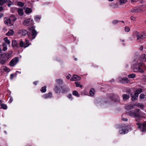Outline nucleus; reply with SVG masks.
<instances>
[{
    "label": "nucleus",
    "mask_w": 146,
    "mask_h": 146,
    "mask_svg": "<svg viewBox=\"0 0 146 146\" xmlns=\"http://www.w3.org/2000/svg\"><path fill=\"white\" fill-rule=\"evenodd\" d=\"M19 44V46L16 40H13L12 41V45L14 48H18L20 46L21 47L26 48L30 45L31 44L29 43V41L28 40H26L24 42L22 40H21Z\"/></svg>",
    "instance_id": "1"
},
{
    "label": "nucleus",
    "mask_w": 146,
    "mask_h": 146,
    "mask_svg": "<svg viewBox=\"0 0 146 146\" xmlns=\"http://www.w3.org/2000/svg\"><path fill=\"white\" fill-rule=\"evenodd\" d=\"M13 54V52L10 51L6 53H4L3 54H0V64L2 65H4L8 60L11 57Z\"/></svg>",
    "instance_id": "2"
},
{
    "label": "nucleus",
    "mask_w": 146,
    "mask_h": 146,
    "mask_svg": "<svg viewBox=\"0 0 146 146\" xmlns=\"http://www.w3.org/2000/svg\"><path fill=\"white\" fill-rule=\"evenodd\" d=\"M140 110L137 109L135 111H131L129 112L128 114L131 117L135 118H139L142 116V113L140 112Z\"/></svg>",
    "instance_id": "3"
},
{
    "label": "nucleus",
    "mask_w": 146,
    "mask_h": 146,
    "mask_svg": "<svg viewBox=\"0 0 146 146\" xmlns=\"http://www.w3.org/2000/svg\"><path fill=\"white\" fill-rule=\"evenodd\" d=\"M136 34L137 37V40L138 42L142 41L146 38V34L143 33H139L137 32Z\"/></svg>",
    "instance_id": "4"
},
{
    "label": "nucleus",
    "mask_w": 146,
    "mask_h": 146,
    "mask_svg": "<svg viewBox=\"0 0 146 146\" xmlns=\"http://www.w3.org/2000/svg\"><path fill=\"white\" fill-rule=\"evenodd\" d=\"M137 125L138 126V128L140 129L142 132H146V121L143 123H137Z\"/></svg>",
    "instance_id": "5"
},
{
    "label": "nucleus",
    "mask_w": 146,
    "mask_h": 146,
    "mask_svg": "<svg viewBox=\"0 0 146 146\" xmlns=\"http://www.w3.org/2000/svg\"><path fill=\"white\" fill-rule=\"evenodd\" d=\"M33 23V20L31 18H25L23 22V25L26 26L31 25Z\"/></svg>",
    "instance_id": "6"
},
{
    "label": "nucleus",
    "mask_w": 146,
    "mask_h": 146,
    "mask_svg": "<svg viewBox=\"0 0 146 146\" xmlns=\"http://www.w3.org/2000/svg\"><path fill=\"white\" fill-rule=\"evenodd\" d=\"M131 127L130 125H127L124 126L122 129L119 131V133L120 134L127 133L128 132V129H130Z\"/></svg>",
    "instance_id": "7"
},
{
    "label": "nucleus",
    "mask_w": 146,
    "mask_h": 146,
    "mask_svg": "<svg viewBox=\"0 0 146 146\" xmlns=\"http://www.w3.org/2000/svg\"><path fill=\"white\" fill-rule=\"evenodd\" d=\"M19 61V58L18 57H15L11 60L9 62V65L11 66H15Z\"/></svg>",
    "instance_id": "8"
},
{
    "label": "nucleus",
    "mask_w": 146,
    "mask_h": 146,
    "mask_svg": "<svg viewBox=\"0 0 146 146\" xmlns=\"http://www.w3.org/2000/svg\"><path fill=\"white\" fill-rule=\"evenodd\" d=\"M61 92L62 93H65L68 92L69 90V88L66 85H64L61 88Z\"/></svg>",
    "instance_id": "9"
},
{
    "label": "nucleus",
    "mask_w": 146,
    "mask_h": 146,
    "mask_svg": "<svg viewBox=\"0 0 146 146\" xmlns=\"http://www.w3.org/2000/svg\"><path fill=\"white\" fill-rule=\"evenodd\" d=\"M29 30H32V37L31 39L33 40V39H34L35 38L36 35L37 34V32L35 29H33L32 28H29Z\"/></svg>",
    "instance_id": "10"
},
{
    "label": "nucleus",
    "mask_w": 146,
    "mask_h": 146,
    "mask_svg": "<svg viewBox=\"0 0 146 146\" xmlns=\"http://www.w3.org/2000/svg\"><path fill=\"white\" fill-rule=\"evenodd\" d=\"M110 98L112 100L114 101L115 102H119V97L117 95L113 94L112 96L110 97Z\"/></svg>",
    "instance_id": "11"
},
{
    "label": "nucleus",
    "mask_w": 146,
    "mask_h": 146,
    "mask_svg": "<svg viewBox=\"0 0 146 146\" xmlns=\"http://www.w3.org/2000/svg\"><path fill=\"white\" fill-rule=\"evenodd\" d=\"M128 79V78L126 77L123 78H119V81L120 83L123 84L128 83L129 81Z\"/></svg>",
    "instance_id": "12"
},
{
    "label": "nucleus",
    "mask_w": 146,
    "mask_h": 146,
    "mask_svg": "<svg viewBox=\"0 0 146 146\" xmlns=\"http://www.w3.org/2000/svg\"><path fill=\"white\" fill-rule=\"evenodd\" d=\"M133 71L135 72H139L141 73H143L144 72L143 70L139 66L133 68Z\"/></svg>",
    "instance_id": "13"
},
{
    "label": "nucleus",
    "mask_w": 146,
    "mask_h": 146,
    "mask_svg": "<svg viewBox=\"0 0 146 146\" xmlns=\"http://www.w3.org/2000/svg\"><path fill=\"white\" fill-rule=\"evenodd\" d=\"M54 90L56 94L60 93L61 92V90L60 87L56 85L55 86Z\"/></svg>",
    "instance_id": "14"
},
{
    "label": "nucleus",
    "mask_w": 146,
    "mask_h": 146,
    "mask_svg": "<svg viewBox=\"0 0 146 146\" xmlns=\"http://www.w3.org/2000/svg\"><path fill=\"white\" fill-rule=\"evenodd\" d=\"M139 59L141 61L146 62V55L145 54L141 55L139 58Z\"/></svg>",
    "instance_id": "15"
},
{
    "label": "nucleus",
    "mask_w": 146,
    "mask_h": 146,
    "mask_svg": "<svg viewBox=\"0 0 146 146\" xmlns=\"http://www.w3.org/2000/svg\"><path fill=\"white\" fill-rule=\"evenodd\" d=\"M52 96V93L51 92H49L48 94H45L43 95V97L45 99L50 98Z\"/></svg>",
    "instance_id": "16"
},
{
    "label": "nucleus",
    "mask_w": 146,
    "mask_h": 146,
    "mask_svg": "<svg viewBox=\"0 0 146 146\" xmlns=\"http://www.w3.org/2000/svg\"><path fill=\"white\" fill-rule=\"evenodd\" d=\"M81 79V78L76 75H74L73 77L71 78L70 79V80L71 81H76V80H80Z\"/></svg>",
    "instance_id": "17"
},
{
    "label": "nucleus",
    "mask_w": 146,
    "mask_h": 146,
    "mask_svg": "<svg viewBox=\"0 0 146 146\" xmlns=\"http://www.w3.org/2000/svg\"><path fill=\"white\" fill-rule=\"evenodd\" d=\"M142 11V10L140 8L136 9L135 8L131 10V12L132 13H137L141 12Z\"/></svg>",
    "instance_id": "18"
},
{
    "label": "nucleus",
    "mask_w": 146,
    "mask_h": 146,
    "mask_svg": "<svg viewBox=\"0 0 146 146\" xmlns=\"http://www.w3.org/2000/svg\"><path fill=\"white\" fill-rule=\"evenodd\" d=\"M28 31L26 30L22 29L19 31V33L21 34L23 36H25L28 34Z\"/></svg>",
    "instance_id": "19"
},
{
    "label": "nucleus",
    "mask_w": 146,
    "mask_h": 146,
    "mask_svg": "<svg viewBox=\"0 0 146 146\" xmlns=\"http://www.w3.org/2000/svg\"><path fill=\"white\" fill-rule=\"evenodd\" d=\"M4 22L5 24L8 25L9 24H11V21L10 18H5L4 19Z\"/></svg>",
    "instance_id": "20"
},
{
    "label": "nucleus",
    "mask_w": 146,
    "mask_h": 146,
    "mask_svg": "<svg viewBox=\"0 0 146 146\" xmlns=\"http://www.w3.org/2000/svg\"><path fill=\"white\" fill-rule=\"evenodd\" d=\"M14 33V32L13 30L12 29H10L8 33H6V35L7 36H9L13 35Z\"/></svg>",
    "instance_id": "21"
},
{
    "label": "nucleus",
    "mask_w": 146,
    "mask_h": 146,
    "mask_svg": "<svg viewBox=\"0 0 146 146\" xmlns=\"http://www.w3.org/2000/svg\"><path fill=\"white\" fill-rule=\"evenodd\" d=\"M142 92V89L141 88H139L136 90L135 94L137 95L136 97H138L139 94Z\"/></svg>",
    "instance_id": "22"
},
{
    "label": "nucleus",
    "mask_w": 146,
    "mask_h": 146,
    "mask_svg": "<svg viewBox=\"0 0 146 146\" xmlns=\"http://www.w3.org/2000/svg\"><path fill=\"white\" fill-rule=\"evenodd\" d=\"M9 1V0H0V6H3L4 4L7 3Z\"/></svg>",
    "instance_id": "23"
},
{
    "label": "nucleus",
    "mask_w": 146,
    "mask_h": 146,
    "mask_svg": "<svg viewBox=\"0 0 146 146\" xmlns=\"http://www.w3.org/2000/svg\"><path fill=\"white\" fill-rule=\"evenodd\" d=\"M11 20L13 22H15L17 19L16 17L13 15H11L10 16Z\"/></svg>",
    "instance_id": "24"
},
{
    "label": "nucleus",
    "mask_w": 146,
    "mask_h": 146,
    "mask_svg": "<svg viewBox=\"0 0 146 146\" xmlns=\"http://www.w3.org/2000/svg\"><path fill=\"white\" fill-rule=\"evenodd\" d=\"M123 99L124 100H125L128 99L129 98V96L127 94H123L122 95Z\"/></svg>",
    "instance_id": "25"
},
{
    "label": "nucleus",
    "mask_w": 146,
    "mask_h": 146,
    "mask_svg": "<svg viewBox=\"0 0 146 146\" xmlns=\"http://www.w3.org/2000/svg\"><path fill=\"white\" fill-rule=\"evenodd\" d=\"M18 14L20 16H22L23 15V10L21 9H18L17 10Z\"/></svg>",
    "instance_id": "26"
},
{
    "label": "nucleus",
    "mask_w": 146,
    "mask_h": 146,
    "mask_svg": "<svg viewBox=\"0 0 146 146\" xmlns=\"http://www.w3.org/2000/svg\"><path fill=\"white\" fill-rule=\"evenodd\" d=\"M25 12L27 14L31 13L32 11L31 9L28 7L25 8Z\"/></svg>",
    "instance_id": "27"
},
{
    "label": "nucleus",
    "mask_w": 146,
    "mask_h": 146,
    "mask_svg": "<svg viewBox=\"0 0 146 146\" xmlns=\"http://www.w3.org/2000/svg\"><path fill=\"white\" fill-rule=\"evenodd\" d=\"M95 92V91L94 89L92 88V89H91L90 91V95L92 96H93L94 95Z\"/></svg>",
    "instance_id": "28"
},
{
    "label": "nucleus",
    "mask_w": 146,
    "mask_h": 146,
    "mask_svg": "<svg viewBox=\"0 0 146 146\" xmlns=\"http://www.w3.org/2000/svg\"><path fill=\"white\" fill-rule=\"evenodd\" d=\"M1 108L2 109L4 110H6L7 108V106L6 105L4 104H1Z\"/></svg>",
    "instance_id": "29"
},
{
    "label": "nucleus",
    "mask_w": 146,
    "mask_h": 146,
    "mask_svg": "<svg viewBox=\"0 0 146 146\" xmlns=\"http://www.w3.org/2000/svg\"><path fill=\"white\" fill-rule=\"evenodd\" d=\"M137 95L135 94L134 93L133 95L132 96V100L133 101H135L138 98V97H136Z\"/></svg>",
    "instance_id": "30"
},
{
    "label": "nucleus",
    "mask_w": 146,
    "mask_h": 146,
    "mask_svg": "<svg viewBox=\"0 0 146 146\" xmlns=\"http://www.w3.org/2000/svg\"><path fill=\"white\" fill-rule=\"evenodd\" d=\"M40 91L42 93L45 92L46 91V86H45L42 87L40 89Z\"/></svg>",
    "instance_id": "31"
},
{
    "label": "nucleus",
    "mask_w": 146,
    "mask_h": 146,
    "mask_svg": "<svg viewBox=\"0 0 146 146\" xmlns=\"http://www.w3.org/2000/svg\"><path fill=\"white\" fill-rule=\"evenodd\" d=\"M72 94L73 95L76 96L78 97H79L80 96V95L78 94V92L75 90L73 92Z\"/></svg>",
    "instance_id": "32"
},
{
    "label": "nucleus",
    "mask_w": 146,
    "mask_h": 146,
    "mask_svg": "<svg viewBox=\"0 0 146 146\" xmlns=\"http://www.w3.org/2000/svg\"><path fill=\"white\" fill-rule=\"evenodd\" d=\"M134 105H133V104H130L129 105H128L127 106V109H129L130 110H131L134 108Z\"/></svg>",
    "instance_id": "33"
},
{
    "label": "nucleus",
    "mask_w": 146,
    "mask_h": 146,
    "mask_svg": "<svg viewBox=\"0 0 146 146\" xmlns=\"http://www.w3.org/2000/svg\"><path fill=\"white\" fill-rule=\"evenodd\" d=\"M76 85V86L77 87H80V88H82V85L80 84V82H75V83Z\"/></svg>",
    "instance_id": "34"
},
{
    "label": "nucleus",
    "mask_w": 146,
    "mask_h": 146,
    "mask_svg": "<svg viewBox=\"0 0 146 146\" xmlns=\"http://www.w3.org/2000/svg\"><path fill=\"white\" fill-rule=\"evenodd\" d=\"M135 74H129L128 75V77L130 78H133L135 77Z\"/></svg>",
    "instance_id": "35"
},
{
    "label": "nucleus",
    "mask_w": 146,
    "mask_h": 146,
    "mask_svg": "<svg viewBox=\"0 0 146 146\" xmlns=\"http://www.w3.org/2000/svg\"><path fill=\"white\" fill-rule=\"evenodd\" d=\"M41 19L40 16H36L35 17V19L37 22L39 21Z\"/></svg>",
    "instance_id": "36"
},
{
    "label": "nucleus",
    "mask_w": 146,
    "mask_h": 146,
    "mask_svg": "<svg viewBox=\"0 0 146 146\" xmlns=\"http://www.w3.org/2000/svg\"><path fill=\"white\" fill-rule=\"evenodd\" d=\"M4 41L8 44H9L10 43V41L8 39L7 37H5L4 38Z\"/></svg>",
    "instance_id": "37"
},
{
    "label": "nucleus",
    "mask_w": 146,
    "mask_h": 146,
    "mask_svg": "<svg viewBox=\"0 0 146 146\" xmlns=\"http://www.w3.org/2000/svg\"><path fill=\"white\" fill-rule=\"evenodd\" d=\"M56 81L58 84H62L63 83V81L61 79H57L56 80Z\"/></svg>",
    "instance_id": "38"
},
{
    "label": "nucleus",
    "mask_w": 146,
    "mask_h": 146,
    "mask_svg": "<svg viewBox=\"0 0 146 146\" xmlns=\"http://www.w3.org/2000/svg\"><path fill=\"white\" fill-rule=\"evenodd\" d=\"M120 3V4L121 5L127 2V0H119Z\"/></svg>",
    "instance_id": "39"
},
{
    "label": "nucleus",
    "mask_w": 146,
    "mask_h": 146,
    "mask_svg": "<svg viewBox=\"0 0 146 146\" xmlns=\"http://www.w3.org/2000/svg\"><path fill=\"white\" fill-rule=\"evenodd\" d=\"M135 106H137L140 107L141 109H143V105H140L139 104H134Z\"/></svg>",
    "instance_id": "40"
},
{
    "label": "nucleus",
    "mask_w": 146,
    "mask_h": 146,
    "mask_svg": "<svg viewBox=\"0 0 146 146\" xmlns=\"http://www.w3.org/2000/svg\"><path fill=\"white\" fill-rule=\"evenodd\" d=\"M7 5L8 7H10L11 5L13 4V3L10 0L7 2Z\"/></svg>",
    "instance_id": "41"
},
{
    "label": "nucleus",
    "mask_w": 146,
    "mask_h": 146,
    "mask_svg": "<svg viewBox=\"0 0 146 146\" xmlns=\"http://www.w3.org/2000/svg\"><path fill=\"white\" fill-rule=\"evenodd\" d=\"M17 4L19 5V6H20L21 7H23L24 5V4L23 3L21 2H19Z\"/></svg>",
    "instance_id": "42"
},
{
    "label": "nucleus",
    "mask_w": 146,
    "mask_h": 146,
    "mask_svg": "<svg viewBox=\"0 0 146 146\" xmlns=\"http://www.w3.org/2000/svg\"><path fill=\"white\" fill-rule=\"evenodd\" d=\"M119 21L117 20H114L112 22V23L113 24L115 25L117 24Z\"/></svg>",
    "instance_id": "43"
},
{
    "label": "nucleus",
    "mask_w": 146,
    "mask_h": 146,
    "mask_svg": "<svg viewBox=\"0 0 146 146\" xmlns=\"http://www.w3.org/2000/svg\"><path fill=\"white\" fill-rule=\"evenodd\" d=\"M125 30L126 32H128L130 30L129 28L127 27L126 26L125 28Z\"/></svg>",
    "instance_id": "44"
},
{
    "label": "nucleus",
    "mask_w": 146,
    "mask_h": 146,
    "mask_svg": "<svg viewBox=\"0 0 146 146\" xmlns=\"http://www.w3.org/2000/svg\"><path fill=\"white\" fill-rule=\"evenodd\" d=\"M145 96L144 94H140L139 97L141 99H144L145 98Z\"/></svg>",
    "instance_id": "45"
},
{
    "label": "nucleus",
    "mask_w": 146,
    "mask_h": 146,
    "mask_svg": "<svg viewBox=\"0 0 146 146\" xmlns=\"http://www.w3.org/2000/svg\"><path fill=\"white\" fill-rule=\"evenodd\" d=\"M3 51H6L7 50V47L6 46H4L5 45V44H3Z\"/></svg>",
    "instance_id": "46"
},
{
    "label": "nucleus",
    "mask_w": 146,
    "mask_h": 146,
    "mask_svg": "<svg viewBox=\"0 0 146 146\" xmlns=\"http://www.w3.org/2000/svg\"><path fill=\"white\" fill-rule=\"evenodd\" d=\"M3 70L6 72H9V71L8 68L6 67H5Z\"/></svg>",
    "instance_id": "47"
},
{
    "label": "nucleus",
    "mask_w": 146,
    "mask_h": 146,
    "mask_svg": "<svg viewBox=\"0 0 146 146\" xmlns=\"http://www.w3.org/2000/svg\"><path fill=\"white\" fill-rule=\"evenodd\" d=\"M68 97L70 99H72V95L71 94H69L68 96Z\"/></svg>",
    "instance_id": "48"
},
{
    "label": "nucleus",
    "mask_w": 146,
    "mask_h": 146,
    "mask_svg": "<svg viewBox=\"0 0 146 146\" xmlns=\"http://www.w3.org/2000/svg\"><path fill=\"white\" fill-rule=\"evenodd\" d=\"M122 120L123 121H127L128 119L127 118H122Z\"/></svg>",
    "instance_id": "49"
},
{
    "label": "nucleus",
    "mask_w": 146,
    "mask_h": 146,
    "mask_svg": "<svg viewBox=\"0 0 146 146\" xmlns=\"http://www.w3.org/2000/svg\"><path fill=\"white\" fill-rule=\"evenodd\" d=\"M14 76V74H11L10 75V79H12L13 78V76Z\"/></svg>",
    "instance_id": "50"
},
{
    "label": "nucleus",
    "mask_w": 146,
    "mask_h": 146,
    "mask_svg": "<svg viewBox=\"0 0 146 146\" xmlns=\"http://www.w3.org/2000/svg\"><path fill=\"white\" fill-rule=\"evenodd\" d=\"M3 7L2 6L0 7V12L3 10Z\"/></svg>",
    "instance_id": "51"
},
{
    "label": "nucleus",
    "mask_w": 146,
    "mask_h": 146,
    "mask_svg": "<svg viewBox=\"0 0 146 146\" xmlns=\"http://www.w3.org/2000/svg\"><path fill=\"white\" fill-rule=\"evenodd\" d=\"M38 81H36L33 82V84L34 85H37V83H38Z\"/></svg>",
    "instance_id": "52"
},
{
    "label": "nucleus",
    "mask_w": 146,
    "mask_h": 146,
    "mask_svg": "<svg viewBox=\"0 0 146 146\" xmlns=\"http://www.w3.org/2000/svg\"><path fill=\"white\" fill-rule=\"evenodd\" d=\"M139 49H140L141 50H143V46H141L140 47V48H139Z\"/></svg>",
    "instance_id": "53"
},
{
    "label": "nucleus",
    "mask_w": 146,
    "mask_h": 146,
    "mask_svg": "<svg viewBox=\"0 0 146 146\" xmlns=\"http://www.w3.org/2000/svg\"><path fill=\"white\" fill-rule=\"evenodd\" d=\"M138 0H131V1L133 2H137Z\"/></svg>",
    "instance_id": "54"
},
{
    "label": "nucleus",
    "mask_w": 146,
    "mask_h": 146,
    "mask_svg": "<svg viewBox=\"0 0 146 146\" xmlns=\"http://www.w3.org/2000/svg\"><path fill=\"white\" fill-rule=\"evenodd\" d=\"M3 15V14L2 13H0V18L2 17Z\"/></svg>",
    "instance_id": "55"
},
{
    "label": "nucleus",
    "mask_w": 146,
    "mask_h": 146,
    "mask_svg": "<svg viewBox=\"0 0 146 146\" xmlns=\"http://www.w3.org/2000/svg\"><path fill=\"white\" fill-rule=\"evenodd\" d=\"M134 18L133 17H131V20H133V21H135V20H134Z\"/></svg>",
    "instance_id": "56"
},
{
    "label": "nucleus",
    "mask_w": 146,
    "mask_h": 146,
    "mask_svg": "<svg viewBox=\"0 0 146 146\" xmlns=\"http://www.w3.org/2000/svg\"><path fill=\"white\" fill-rule=\"evenodd\" d=\"M66 78L67 79H70V77L69 76H67L66 77Z\"/></svg>",
    "instance_id": "57"
},
{
    "label": "nucleus",
    "mask_w": 146,
    "mask_h": 146,
    "mask_svg": "<svg viewBox=\"0 0 146 146\" xmlns=\"http://www.w3.org/2000/svg\"><path fill=\"white\" fill-rule=\"evenodd\" d=\"M2 51V50L1 49V48L0 47V53H1Z\"/></svg>",
    "instance_id": "58"
},
{
    "label": "nucleus",
    "mask_w": 146,
    "mask_h": 146,
    "mask_svg": "<svg viewBox=\"0 0 146 146\" xmlns=\"http://www.w3.org/2000/svg\"><path fill=\"white\" fill-rule=\"evenodd\" d=\"M135 121H137V122H138L139 121V120H138L137 119H135Z\"/></svg>",
    "instance_id": "59"
},
{
    "label": "nucleus",
    "mask_w": 146,
    "mask_h": 146,
    "mask_svg": "<svg viewBox=\"0 0 146 146\" xmlns=\"http://www.w3.org/2000/svg\"><path fill=\"white\" fill-rule=\"evenodd\" d=\"M108 0L110 1H113L114 0Z\"/></svg>",
    "instance_id": "60"
},
{
    "label": "nucleus",
    "mask_w": 146,
    "mask_h": 146,
    "mask_svg": "<svg viewBox=\"0 0 146 146\" xmlns=\"http://www.w3.org/2000/svg\"><path fill=\"white\" fill-rule=\"evenodd\" d=\"M120 22H122V23H124V21H120Z\"/></svg>",
    "instance_id": "61"
},
{
    "label": "nucleus",
    "mask_w": 146,
    "mask_h": 146,
    "mask_svg": "<svg viewBox=\"0 0 146 146\" xmlns=\"http://www.w3.org/2000/svg\"><path fill=\"white\" fill-rule=\"evenodd\" d=\"M2 101L0 100V104H1V103H2Z\"/></svg>",
    "instance_id": "62"
},
{
    "label": "nucleus",
    "mask_w": 146,
    "mask_h": 146,
    "mask_svg": "<svg viewBox=\"0 0 146 146\" xmlns=\"http://www.w3.org/2000/svg\"><path fill=\"white\" fill-rule=\"evenodd\" d=\"M75 60H77V59L76 58H75Z\"/></svg>",
    "instance_id": "63"
},
{
    "label": "nucleus",
    "mask_w": 146,
    "mask_h": 146,
    "mask_svg": "<svg viewBox=\"0 0 146 146\" xmlns=\"http://www.w3.org/2000/svg\"><path fill=\"white\" fill-rule=\"evenodd\" d=\"M95 67H98V66H96V65H95Z\"/></svg>",
    "instance_id": "64"
}]
</instances>
